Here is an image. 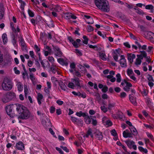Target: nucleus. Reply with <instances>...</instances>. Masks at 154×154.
<instances>
[{
	"mask_svg": "<svg viewBox=\"0 0 154 154\" xmlns=\"http://www.w3.org/2000/svg\"><path fill=\"white\" fill-rule=\"evenodd\" d=\"M95 4L100 9L105 12H107L109 11V7L106 0H94Z\"/></svg>",
	"mask_w": 154,
	"mask_h": 154,
	"instance_id": "nucleus-1",
	"label": "nucleus"
},
{
	"mask_svg": "<svg viewBox=\"0 0 154 154\" xmlns=\"http://www.w3.org/2000/svg\"><path fill=\"white\" fill-rule=\"evenodd\" d=\"M2 86L3 90L6 91L10 90L13 87L11 81L7 78L4 79Z\"/></svg>",
	"mask_w": 154,
	"mask_h": 154,
	"instance_id": "nucleus-2",
	"label": "nucleus"
},
{
	"mask_svg": "<svg viewBox=\"0 0 154 154\" xmlns=\"http://www.w3.org/2000/svg\"><path fill=\"white\" fill-rule=\"evenodd\" d=\"M30 116V113L27 108L19 115L18 118L23 119H27L29 118Z\"/></svg>",
	"mask_w": 154,
	"mask_h": 154,
	"instance_id": "nucleus-3",
	"label": "nucleus"
},
{
	"mask_svg": "<svg viewBox=\"0 0 154 154\" xmlns=\"http://www.w3.org/2000/svg\"><path fill=\"white\" fill-rule=\"evenodd\" d=\"M15 107L16 108V110L20 115V114L23 112L25 109H26L27 108L23 106L22 105L17 103L15 104Z\"/></svg>",
	"mask_w": 154,
	"mask_h": 154,
	"instance_id": "nucleus-4",
	"label": "nucleus"
},
{
	"mask_svg": "<svg viewBox=\"0 0 154 154\" xmlns=\"http://www.w3.org/2000/svg\"><path fill=\"white\" fill-rule=\"evenodd\" d=\"M125 143L129 148L131 149L133 148L135 150L137 149V146L134 144L135 143L133 140H127L125 141Z\"/></svg>",
	"mask_w": 154,
	"mask_h": 154,
	"instance_id": "nucleus-5",
	"label": "nucleus"
},
{
	"mask_svg": "<svg viewBox=\"0 0 154 154\" xmlns=\"http://www.w3.org/2000/svg\"><path fill=\"white\" fill-rule=\"evenodd\" d=\"M71 120L75 124L81 126L83 125V121L80 119H77L75 117L71 116Z\"/></svg>",
	"mask_w": 154,
	"mask_h": 154,
	"instance_id": "nucleus-6",
	"label": "nucleus"
},
{
	"mask_svg": "<svg viewBox=\"0 0 154 154\" xmlns=\"http://www.w3.org/2000/svg\"><path fill=\"white\" fill-rule=\"evenodd\" d=\"M53 47L55 55L59 57H61L63 54V53L60 51V48L57 46H53Z\"/></svg>",
	"mask_w": 154,
	"mask_h": 154,
	"instance_id": "nucleus-7",
	"label": "nucleus"
},
{
	"mask_svg": "<svg viewBox=\"0 0 154 154\" xmlns=\"http://www.w3.org/2000/svg\"><path fill=\"white\" fill-rule=\"evenodd\" d=\"M14 108H15V104H10L5 107L6 112L8 115H10L12 112V110Z\"/></svg>",
	"mask_w": 154,
	"mask_h": 154,
	"instance_id": "nucleus-8",
	"label": "nucleus"
},
{
	"mask_svg": "<svg viewBox=\"0 0 154 154\" xmlns=\"http://www.w3.org/2000/svg\"><path fill=\"white\" fill-rule=\"evenodd\" d=\"M121 59L120 60V63L122 67H126L127 66L126 60L123 55L121 56Z\"/></svg>",
	"mask_w": 154,
	"mask_h": 154,
	"instance_id": "nucleus-9",
	"label": "nucleus"
},
{
	"mask_svg": "<svg viewBox=\"0 0 154 154\" xmlns=\"http://www.w3.org/2000/svg\"><path fill=\"white\" fill-rule=\"evenodd\" d=\"M120 50L116 49L114 51L113 54V57L114 60L116 61H118V57L120 55Z\"/></svg>",
	"mask_w": 154,
	"mask_h": 154,
	"instance_id": "nucleus-10",
	"label": "nucleus"
},
{
	"mask_svg": "<svg viewBox=\"0 0 154 154\" xmlns=\"http://www.w3.org/2000/svg\"><path fill=\"white\" fill-rule=\"evenodd\" d=\"M47 121L43 119L42 121V124L45 127L50 126L51 125V123L50 120L47 117L46 118Z\"/></svg>",
	"mask_w": 154,
	"mask_h": 154,
	"instance_id": "nucleus-11",
	"label": "nucleus"
},
{
	"mask_svg": "<svg viewBox=\"0 0 154 154\" xmlns=\"http://www.w3.org/2000/svg\"><path fill=\"white\" fill-rule=\"evenodd\" d=\"M16 148L18 150H22L24 149V146L23 143L21 142H19L16 145Z\"/></svg>",
	"mask_w": 154,
	"mask_h": 154,
	"instance_id": "nucleus-12",
	"label": "nucleus"
},
{
	"mask_svg": "<svg viewBox=\"0 0 154 154\" xmlns=\"http://www.w3.org/2000/svg\"><path fill=\"white\" fill-rule=\"evenodd\" d=\"M132 94H130L129 96V98L130 101L134 105H137V103L136 100V97L132 95Z\"/></svg>",
	"mask_w": 154,
	"mask_h": 154,
	"instance_id": "nucleus-13",
	"label": "nucleus"
},
{
	"mask_svg": "<svg viewBox=\"0 0 154 154\" xmlns=\"http://www.w3.org/2000/svg\"><path fill=\"white\" fill-rule=\"evenodd\" d=\"M4 15V8L2 4H0V19H2Z\"/></svg>",
	"mask_w": 154,
	"mask_h": 154,
	"instance_id": "nucleus-14",
	"label": "nucleus"
},
{
	"mask_svg": "<svg viewBox=\"0 0 154 154\" xmlns=\"http://www.w3.org/2000/svg\"><path fill=\"white\" fill-rule=\"evenodd\" d=\"M135 55L134 54H128V60L131 63L133 62V59L135 58Z\"/></svg>",
	"mask_w": 154,
	"mask_h": 154,
	"instance_id": "nucleus-15",
	"label": "nucleus"
},
{
	"mask_svg": "<svg viewBox=\"0 0 154 154\" xmlns=\"http://www.w3.org/2000/svg\"><path fill=\"white\" fill-rule=\"evenodd\" d=\"M10 100L15 97V94L13 92H9L6 93Z\"/></svg>",
	"mask_w": 154,
	"mask_h": 154,
	"instance_id": "nucleus-16",
	"label": "nucleus"
},
{
	"mask_svg": "<svg viewBox=\"0 0 154 154\" xmlns=\"http://www.w3.org/2000/svg\"><path fill=\"white\" fill-rule=\"evenodd\" d=\"M2 101L3 103H6L9 102L10 100L9 99L7 94H5L3 95V96L2 98Z\"/></svg>",
	"mask_w": 154,
	"mask_h": 154,
	"instance_id": "nucleus-17",
	"label": "nucleus"
},
{
	"mask_svg": "<svg viewBox=\"0 0 154 154\" xmlns=\"http://www.w3.org/2000/svg\"><path fill=\"white\" fill-rule=\"evenodd\" d=\"M85 118V122L87 124H89L90 123L91 121V119H92V118H94V116H86Z\"/></svg>",
	"mask_w": 154,
	"mask_h": 154,
	"instance_id": "nucleus-18",
	"label": "nucleus"
},
{
	"mask_svg": "<svg viewBox=\"0 0 154 154\" xmlns=\"http://www.w3.org/2000/svg\"><path fill=\"white\" fill-rule=\"evenodd\" d=\"M95 136L99 140H102L103 138V136L102 133L98 131L96 132Z\"/></svg>",
	"mask_w": 154,
	"mask_h": 154,
	"instance_id": "nucleus-19",
	"label": "nucleus"
},
{
	"mask_svg": "<svg viewBox=\"0 0 154 154\" xmlns=\"http://www.w3.org/2000/svg\"><path fill=\"white\" fill-rule=\"evenodd\" d=\"M71 81L72 82H74L75 85L79 87H80V85L79 83V80L78 78H76L75 79H72Z\"/></svg>",
	"mask_w": 154,
	"mask_h": 154,
	"instance_id": "nucleus-20",
	"label": "nucleus"
},
{
	"mask_svg": "<svg viewBox=\"0 0 154 154\" xmlns=\"http://www.w3.org/2000/svg\"><path fill=\"white\" fill-rule=\"evenodd\" d=\"M59 85L60 86L61 88L64 91H66L67 89V87L65 84L62 82H60L59 83Z\"/></svg>",
	"mask_w": 154,
	"mask_h": 154,
	"instance_id": "nucleus-21",
	"label": "nucleus"
},
{
	"mask_svg": "<svg viewBox=\"0 0 154 154\" xmlns=\"http://www.w3.org/2000/svg\"><path fill=\"white\" fill-rule=\"evenodd\" d=\"M43 98V95L40 93H38V94L37 99L38 100V103L39 104H41V100H42Z\"/></svg>",
	"mask_w": 154,
	"mask_h": 154,
	"instance_id": "nucleus-22",
	"label": "nucleus"
},
{
	"mask_svg": "<svg viewBox=\"0 0 154 154\" xmlns=\"http://www.w3.org/2000/svg\"><path fill=\"white\" fill-rule=\"evenodd\" d=\"M17 86L18 90L19 91H21L23 90V85L21 82H17Z\"/></svg>",
	"mask_w": 154,
	"mask_h": 154,
	"instance_id": "nucleus-23",
	"label": "nucleus"
},
{
	"mask_svg": "<svg viewBox=\"0 0 154 154\" xmlns=\"http://www.w3.org/2000/svg\"><path fill=\"white\" fill-rule=\"evenodd\" d=\"M75 115L79 117L81 116L85 117L87 116V115L85 113L81 111L79 112H76Z\"/></svg>",
	"mask_w": 154,
	"mask_h": 154,
	"instance_id": "nucleus-24",
	"label": "nucleus"
},
{
	"mask_svg": "<svg viewBox=\"0 0 154 154\" xmlns=\"http://www.w3.org/2000/svg\"><path fill=\"white\" fill-rule=\"evenodd\" d=\"M100 58L103 60H106V56L104 53L99 52Z\"/></svg>",
	"mask_w": 154,
	"mask_h": 154,
	"instance_id": "nucleus-25",
	"label": "nucleus"
},
{
	"mask_svg": "<svg viewBox=\"0 0 154 154\" xmlns=\"http://www.w3.org/2000/svg\"><path fill=\"white\" fill-rule=\"evenodd\" d=\"M84 17L87 19H90V20L91 21V22H87V23L88 24H92L94 23V22L93 19V18H91L90 16L85 15Z\"/></svg>",
	"mask_w": 154,
	"mask_h": 154,
	"instance_id": "nucleus-26",
	"label": "nucleus"
},
{
	"mask_svg": "<svg viewBox=\"0 0 154 154\" xmlns=\"http://www.w3.org/2000/svg\"><path fill=\"white\" fill-rule=\"evenodd\" d=\"M71 13H66L64 14L63 17L66 19H70Z\"/></svg>",
	"mask_w": 154,
	"mask_h": 154,
	"instance_id": "nucleus-27",
	"label": "nucleus"
},
{
	"mask_svg": "<svg viewBox=\"0 0 154 154\" xmlns=\"http://www.w3.org/2000/svg\"><path fill=\"white\" fill-rule=\"evenodd\" d=\"M2 38L3 42L4 44H5L7 42L8 39L7 36L6 34H4L2 35Z\"/></svg>",
	"mask_w": 154,
	"mask_h": 154,
	"instance_id": "nucleus-28",
	"label": "nucleus"
},
{
	"mask_svg": "<svg viewBox=\"0 0 154 154\" xmlns=\"http://www.w3.org/2000/svg\"><path fill=\"white\" fill-rule=\"evenodd\" d=\"M131 132L133 133V134L135 135L136 136L137 134V132L136 129L134 127H132L131 128Z\"/></svg>",
	"mask_w": 154,
	"mask_h": 154,
	"instance_id": "nucleus-29",
	"label": "nucleus"
},
{
	"mask_svg": "<svg viewBox=\"0 0 154 154\" xmlns=\"http://www.w3.org/2000/svg\"><path fill=\"white\" fill-rule=\"evenodd\" d=\"M19 41H20V42L21 43V45L22 46L24 47H26V44L24 40L22 37H20L19 38Z\"/></svg>",
	"mask_w": 154,
	"mask_h": 154,
	"instance_id": "nucleus-30",
	"label": "nucleus"
},
{
	"mask_svg": "<svg viewBox=\"0 0 154 154\" xmlns=\"http://www.w3.org/2000/svg\"><path fill=\"white\" fill-rule=\"evenodd\" d=\"M55 68L56 66L54 64H52L50 69V70L54 74H55L56 73Z\"/></svg>",
	"mask_w": 154,
	"mask_h": 154,
	"instance_id": "nucleus-31",
	"label": "nucleus"
},
{
	"mask_svg": "<svg viewBox=\"0 0 154 154\" xmlns=\"http://www.w3.org/2000/svg\"><path fill=\"white\" fill-rule=\"evenodd\" d=\"M89 135H90L91 137H93V136L92 134V130L91 129H89L87 131V133L85 135L86 137H88Z\"/></svg>",
	"mask_w": 154,
	"mask_h": 154,
	"instance_id": "nucleus-32",
	"label": "nucleus"
},
{
	"mask_svg": "<svg viewBox=\"0 0 154 154\" xmlns=\"http://www.w3.org/2000/svg\"><path fill=\"white\" fill-rule=\"evenodd\" d=\"M50 23H48L47 22V21H46L45 22L46 24L49 27H53L54 26V24L53 23L52 21L50 19Z\"/></svg>",
	"mask_w": 154,
	"mask_h": 154,
	"instance_id": "nucleus-33",
	"label": "nucleus"
},
{
	"mask_svg": "<svg viewBox=\"0 0 154 154\" xmlns=\"http://www.w3.org/2000/svg\"><path fill=\"white\" fill-rule=\"evenodd\" d=\"M117 77V82H120L121 81V76L119 73H118L116 75Z\"/></svg>",
	"mask_w": 154,
	"mask_h": 154,
	"instance_id": "nucleus-34",
	"label": "nucleus"
},
{
	"mask_svg": "<svg viewBox=\"0 0 154 154\" xmlns=\"http://www.w3.org/2000/svg\"><path fill=\"white\" fill-rule=\"evenodd\" d=\"M54 11H59L61 10V8L59 5H56L54 8Z\"/></svg>",
	"mask_w": 154,
	"mask_h": 154,
	"instance_id": "nucleus-35",
	"label": "nucleus"
},
{
	"mask_svg": "<svg viewBox=\"0 0 154 154\" xmlns=\"http://www.w3.org/2000/svg\"><path fill=\"white\" fill-rule=\"evenodd\" d=\"M94 96L96 97L97 100L98 101H100L101 100V97L99 94L98 93H95Z\"/></svg>",
	"mask_w": 154,
	"mask_h": 154,
	"instance_id": "nucleus-36",
	"label": "nucleus"
},
{
	"mask_svg": "<svg viewBox=\"0 0 154 154\" xmlns=\"http://www.w3.org/2000/svg\"><path fill=\"white\" fill-rule=\"evenodd\" d=\"M29 77L31 80L32 81H34L35 79V77L34 75V74L32 72L29 73Z\"/></svg>",
	"mask_w": 154,
	"mask_h": 154,
	"instance_id": "nucleus-37",
	"label": "nucleus"
},
{
	"mask_svg": "<svg viewBox=\"0 0 154 154\" xmlns=\"http://www.w3.org/2000/svg\"><path fill=\"white\" fill-rule=\"evenodd\" d=\"M24 91L25 94V96L26 97V95L28 93V90L27 88L26 85H24Z\"/></svg>",
	"mask_w": 154,
	"mask_h": 154,
	"instance_id": "nucleus-38",
	"label": "nucleus"
},
{
	"mask_svg": "<svg viewBox=\"0 0 154 154\" xmlns=\"http://www.w3.org/2000/svg\"><path fill=\"white\" fill-rule=\"evenodd\" d=\"M145 8L146 9L153 10V6L152 5H147L146 6Z\"/></svg>",
	"mask_w": 154,
	"mask_h": 154,
	"instance_id": "nucleus-39",
	"label": "nucleus"
},
{
	"mask_svg": "<svg viewBox=\"0 0 154 154\" xmlns=\"http://www.w3.org/2000/svg\"><path fill=\"white\" fill-rule=\"evenodd\" d=\"M148 80L149 81V82H154V80L153 79L152 77V76L151 75H148Z\"/></svg>",
	"mask_w": 154,
	"mask_h": 154,
	"instance_id": "nucleus-40",
	"label": "nucleus"
},
{
	"mask_svg": "<svg viewBox=\"0 0 154 154\" xmlns=\"http://www.w3.org/2000/svg\"><path fill=\"white\" fill-rule=\"evenodd\" d=\"M141 63V60H140V59L139 58H137L136 59V61L135 62V64L136 65H139Z\"/></svg>",
	"mask_w": 154,
	"mask_h": 154,
	"instance_id": "nucleus-41",
	"label": "nucleus"
},
{
	"mask_svg": "<svg viewBox=\"0 0 154 154\" xmlns=\"http://www.w3.org/2000/svg\"><path fill=\"white\" fill-rule=\"evenodd\" d=\"M100 109L101 110L105 113L108 110L107 108L105 107V106H101Z\"/></svg>",
	"mask_w": 154,
	"mask_h": 154,
	"instance_id": "nucleus-42",
	"label": "nucleus"
},
{
	"mask_svg": "<svg viewBox=\"0 0 154 154\" xmlns=\"http://www.w3.org/2000/svg\"><path fill=\"white\" fill-rule=\"evenodd\" d=\"M95 118H96L94 116V118H92V124H93V125H96L97 123V121L95 119Z\"/></svg>",
	"mask_w": 154,
	"mask_h": 154,
	"instance_id": "nucleus-43",
	"label": "nucleus"
},
{
	"mask_svg": "<svg viewBox=\"0 0 154 154\" xmlns=\"http://www.w3.org/2000/svg\"><path fill=\"white\" fill-rule=\"evenodd\" d=\"M22 75H23V78L24 79H25V76H26L27 77V79H29L28 75L26 71V72H23Z\"/></svg>",
	"mask_w": 154,
	"mask_h": 154,
	"instance_id": "nucleus-44",
	"label": "nucleus"
},
{
	"mask_svg": "<svg viewBox=\"0 0 154 154\" xmlns=\"http://www.w3.org/2000/svg\"><path fill=\"white\" fill-rule=\"evenodd\" d=\"M108 90V87L106 86H104L103 88L102 89V91L103 92H106Z\"/></svg>",
	"mask_w": 154,
	"mask_h": 154,
	"instance_id": "nucleus-45",
	"label": "nucleus"
},
{
	"mask_svg": "<svg viewBox=\"0 0 154 154\" xmlns=\"http://www.w3.org/2000/svg\"><path fill=\"white\" fill-rule=\"evenodd\" d=\"M126 96V94L125 92H122L120 93V97L121 98H124Z\"/></svg>",
	"mask_w": 154,
	"mask_h": 154,
	"instance_id": "nucleus-46",
	"label": "nucleus"
},
{
	"mask_svg": "<svg viewBox=\"0 0 154 154\" xmlns=\"http://www.w3.org/2000/svg\"><path fill=\"white\" fill-rule=\"evenodd\" d=\"M28 13L29 16L31 17H33L34 16V13L32 12L29 9L28 10Z\"/></svg>",
	"mask_w": 154,
	"mask_h": 154,
	"instance_id": "nucleus-47",
	"label": "nucleus"
},
{
	"mask_svg": "<svg viewBox=\"0 0 154 154\" xmlns=\"http://www.w3.org/2000/svg\"><path fill=\"white\" fill-rule=\"evenodd\" d=\"M136 12L138 14H144L143 11L141 10H140L139 8L138 9H137V11H136Z\"/></svg>",
	"mask_w": 154,
	"mask_h": 154,
	"instance_id": "nucleus-48",
	"label": "nucleus"
},
{
	"mask_svg": "<svg viewBox=\"0 0 154 154\" xmlns=\"http://www.w3.org/2000/svg\"><path fill=\"white\" fill-rule=\"evenodd\" d=\"M146 33L147 35L150 36V38H153V35H154V33L151 32H147Z\"/></svg>",
	"mask_w": 154,
	"mask_h": 154,
	"instance_id": "nucleus-49",
	"label": "nucleus"
},
{
	"mask_svg": "<svg viewBox=\"0 0 154 154\" xmlns=\"http://www.w3.org/2000/svg\"><path fill=\"white\" fill-rule=\"evenodd\" d=\"M141 55L143 56L144 57H146L147 56V54L146 52L144 51H141Z\"/></svg>",
	"mask_w": 154,
	"mask_h": 154,
	"instance_id": "nucleus-50",
	"label": "nucleus"
},
{
	"mask_svg": "<svg viewBox=\"0 0 154 154\" xmlns=\"http://www.w3.org/2000/svg\"><path fill=\"white\" fill-rule=\"evenodd\" d=\"M48 60L52 63H53L54 61V58L52 57H48Z\"/></svg>",
	"mask_w": 154,
	"mask_h": 154,
	"instance_id": "nucleus-51",
	"label": "nucleus"
},
{
	"mask_svg": "<svg viewBox=\"0 0 154 154\" xmlns=\"http://www.w3.org/2000/svg\"><path fill=\"white\" fill-rule=\"evenodd\" d=\"M93 30V28L91 26L89 25L88 26V32H90Z\"/></svg>",
	"mask_w": 154,
	"mask_h": 154,
	"instance_id": "nucleus-52",
	"label": "nucleus"
},
{
	"mask_svg": "<svg viewBox=\"0 0 154 154\" xmlns=\"http://www.w3.org/2000/svg\"><path fill=\"white\" fill-rule=\"evenodd\" d=\"M34 49L35 51H36V52L37 53H38V52L40 51V49L36 45H35L34 46Z\"/></svg>",
	"mask_w": 154,
	"mask_h": 154,
	"instance_id": "nucleus-53",
	"label": "nucleus"
},
{
	"mask_svg": "<svg viewBox=\"0 0 154 154\" xmlns=\"http://www.w3.org/2000/svg\"><path fill=\"white\" fill-rule=\"evenodd\" d=\"M10 26L13 30V31L14 32H16V29H15L14 27V25L13 24V23L12 22H11L10 23Z\"/></svg>",
	"mask_w": 154,
	"mask_h": 154,
	"instance_id": "nucleus-54",
	"label": "nucleus"
},
{
	"mask_svg": "<svg viewBox=\"0 0 154 154\" xmlns=\"http://www.w3.org/2000/svg\"><path fill=\"white\" fill-rule=\"evenodd\" d=\"M72 44L75 48H77L79 47V45L75 41L72 43Z\"/></svg>",
	"mask_w": 154,
	"mask_h": 154,
	"instance_id": "nucleus-55",
	"label": "nucleus"
},
{
	"mask_svg": "<svg viewBox=\"0 0 154 154\" xmlns=\"http://www.w3.org/2000/svg\"><path fill=\"white\" fill-rule=\"evenodd\" d=\"M111 133L112 135L114 136H116L117 135L115 129H113L111 131Z\"/></svg>",
	"mask_w": 154,
	"mask_h": 154,
	"instance_id": "nucleus-56",
	"label": "nucleus"
},
{
	"mask_svg": "<svg viewBox=\"0 0 154 154\" xmlns=\"http://www.w3.org/2000/svg\"><path fill=\"white\" fill-rule=\"evenodd\" d=\"M124 82L126 84V86L129 87H131L132 86V85L131 83L127 82L125 80H124Z\"/></svg>",
	"mask_w": 154,
	"mask_h": 154,
	"instance_id": "nucleus-57",
	"label": "nucleus"
},
{
	"mask_svg": "<svg viewBox=\"0 0 154 154\" xmlns=\"http://www.w3.org/2000/svg\"><path fill=\"white\" fill-rule=\"evenodd\" d=\"M72 93L74 95L78 96L79 97H80L81 95V93L79 92H76L75 91H72Z\"/></svg>",
	"mask_w": 154,
	"mask_h": 154,
	"instance_id": "nucleus-58",
	"label": "nucleus"
},
{
	"mask_svg": "<svg viewBox=\"0 0 154 154\" xmlns=\"http://www.w3.org/2000/svg\"><path fill=\"white\" fill-rule=\"evenodd\" d=\"M68 87L71 88H73L74 87V84L72 82H69L68 85Z\"/></svg>",
	"mask_w": 154,
	"mask_h": 154,
	"instance_id": "nucleus-59",
	"label": "nucleus"
},
{
	"mask_svg": "<svg viewBox=\"0 0 154 154\" xmlns=\"http://www.w3.org/2000/svg\"><path fill=\"white\" fill-rule=\"evenodd\" d=\"M128 130H127L126 131H124L123 132V136L125 138H127V137H125V136H127V133H128Z\"/></svg>",
	"mask_w": 154,
	"mask_h": 154,
	"instance_id": "nucleus-60",
	"label": "nucleus"
},
{
	"mask_svg": "<svg viewBox=\"0 0 154 154\" xmlns=\"http://www.w3.org/2000/svg\"><path fill=\"white\" fill-rule=\"evenodd\" d=\"M33 62L31 60H29L28 62V65L29 67L32 66L33 65Z\"/></svg>",
	"mask_w": 154,
	"mask_h": 154,
	"instance_id": "nucleus-61",
	"label": "nucleus"
},
{
	"mask_svg": "<svg viewBox=\"0 0 154 154\" xmlns=\"http://www.w3.org/2000/svg\"><path fill=\"white\" fill-rule=\"evenodd\" d=\"M56 103L58 105H61L63 103V102L62 101L58 100L56 101Z\"/></svg>",
	"mask_w": 154,
	"mask_h": 154,
	"instance_id": "nucleus-62",
	"label": "nucleus"
},
{
	"mask_svg": "<svg viewBox=\"0 0 154 154\" xmlns=\"http://www.w3.org/2000/svg\"><path fill=\"white\" fill-rule=\"evenodd\" d=\"M124 45L126 47L130 48H131V46L128 42H126L124 43Z\"/></svg>",
	"mask_w": 154,
	"mask_h": 154,
	"instance_id": "nucleus-63",
	"label": "nucleus"
},
{
	"mask_svg": "<svg viewBox=\"0 0 154 154\" xmlns=\"http://www.w3.org/2000/svg\"><path fill=\"white\" fill-rule=\"evenodd\" d=\"M81 69V71L82 73H85L87 72V70L84 66H83Z\"/></svg>",
	"mask_w": 154,
	"mask_h": 154,
	"instance_id": "nucleus-64",
	"label": "nucleus"
}]
</instances>
